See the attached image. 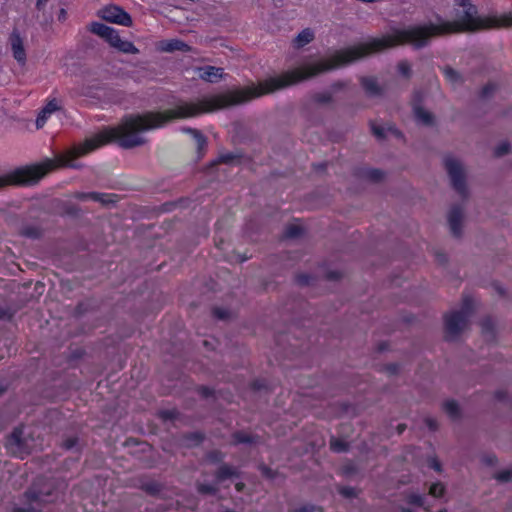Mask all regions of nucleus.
Instances as JSON below:
<instances>
[{"label":"nucleus","mask_w":512,"mask_h":512,"mask_svg":"<svg viewBox=\"0 0 512 512\" xmlns=\"http://www.w3.org/2000/svg\"><path fill=\"white\" fill-rule=\"evenodd\" d=\"M330 448L335 452H343L347 449V444L343 440L332 438L330 441Z\"/></svg>","instance_id":"4be33fe9"},{"label":"nucleus","mask_w":512,"mask_h":512,"mask_svg":"<svg viewBox=\"0 0 512 512\" xmlns=\"http://www.w3.org/2000/svg\"><path fill=\"white\" fill-rule=\"evenodd\" d=\"M75 197L81 201H94V202H99L102 205H107V204L115 202L114 195L106 194V193H97V192L76 193Z\"/></svg>","instance_id":"f8f14e48"},{"label":"nucleus","mask_w":512,"mask_h":512,"mask_svg":"<svg viewBox=\"0 0 512 512\" xmlns=\"http://www.w3.org/2000/svg\"><path fill=\"white\" fill-rule=\"evenodd\" d=\"M443 409L445 413L453 420H457L461 417V409L459 404L454 400H446L443 403Z\"/></svg>","instance_id":"2eb2a0df"},{"label":"nucleus","mask_w":512,"mask_h":512,"mask_svg":"<svg viewBox=\"0 0 512 512\" xmlns=\"http://www.w3.org/2000/svg\"><path fill=\"white\" fill-rule=\"evenodd\" d=\"M234 440L236 443H248L251 442L252 439L249 435L239 432L234 435Z\"/></svg>","instance_id":"cd10ccee"},{"label":"nucleus","mask_w":512,"mask_h":512,"mask_svg":"<svg viewBox=\"0 0 512 512\" xmlns=\"http://www.w3.org/2000/svg\"><path fill=\"white\" fill-rule=\"evenodd\" d=\"M7 450L20 458H23L30 452V445L27 439L24 437V431L22 428H16L13 430L11 435L7 438L6 441Z\"/></svg>","instance_id":"20e7f679"},{"label":"nucleus","mask_w":512,"mask_h":512,"mask_svg":"<svg viewBox=\"0 0 512 512\" xmlns=\"http://www.w3.org/2000/svg\"><path fill=\"white\" fill-rule=\"evenodd\" d=\"M399 512H412V511L408 508H401Z\"/></svg>","instance_id":"8fccbe9b"},{"label":"nucleus","mask_w":512,"mask_h":512,"mask_svg":"<svg viewBox=\"0 0 512 512\" xmlns=\"http://www.w3.org/2000/svg\"><path fill=\"white\" fill-rule=\"evenodd\" d=\"M488 90H489V87H486V88L484 89V91H483V92H484V94H487V93H488Z\"/></svg>","instance_id":"3c124183"},{"label":"nucleus","mask_w":512,"mask_h":512,"mask_svg":"<svg viewBox=\"0 0 512 512\" xmlns=\"http://www.w3.org/2000/svg\"><path fill=\"white\" fill-rule=\"evenodd\" d=\"M425 423L429 427L430 430H436L438 428L437 421L431 417H427L425 419Z\"/></svg>","instance_id":"f704fd0d"},{"label":"nucleus","mask_w":512,"mask_h":512,"mask_svg":"<svg viewBox=\"0 0 512 512\" xmlns=\"http://www.w3.org/2000/svg\"><path fill=\"white\" fill-rule=\"evenodd\" d=\"M198 491L202 494H215L217 492V488L210 484H199Z\"/></svg>","instance_id":"393cba45"},{"label":"nucleus","mask_w":512,"mask_h":512,"mask_svg":"<svg viewBox=\"0 0 512 512\" xmlns=\"http://www.w3.org/2000/svg\"><path fill=\"white\" fill-rule=\"evenodd\" d=\"M300 232L301 228L298 225H290L286 230L288 237H296L300 234Z\"/></svg>","instance_id":"c756f323"},{"label":"nucleus","mask_w":512,"mask_h":512,"mask_svg":"<svg viewBox=\"0 0 512 512\" xmlns=\"http://www.w3.org/2000/svg\"><path fill=\"white\" fill-rule=\"evenodd\" d=\"M340 493L345 497H354L355 496V490L351 487H343L340 489Z\"/></svg>","instance_id":"473e14b6"},{"label":"nucleus","mask_w":512,"mask_h":512,"mask_svg":"<svg viewBox=\"0 0 512 512\" xmlns=\"http://www.w3.org/2000/svg\"><path fill=\"white\" fill-rule=\"evenodd\" d=\"M509 151V144L508 143H501L499 144L495 149V154L497 156H502L506 154Z\"/></svg>","instance_id":"2f4dec72"},{"label":"nucleus","mask_w":512,"mask_h":512,"mask_svg":"<svg viewBox=\"0 0 512 512\" xmlns=\"http://www.w3.org/2000/svg\"><path fill=\"white\" fill-rule=\"evenodd\" d=\"M90 31L105 39L114 48L117 46L119 40L121 39L118 32L114 28L99 22H93L90 25Z\"/></svg>","instance_id":"0eeeda50"},{"label":"nucleus","mask_w":512,"mask_h":512,"mask_svg":"<svg viewBox=\"0 0 512 512\" xmlns=\"http://www.w3.org/2000/svg\"><path fill=\"white\" fill-rule=\"evenodd\" d=\"M388 369L391 373H395L397 371V367L395 365L389 366Z\"/></svg>","instance_id":"49530a36"},{"label":"nucleus","mask_w":512,"mask_h":512,"mask_svg":"<svg viewBox=\"0 0 512 512\" xmlns=\"http://www.w3.org/2000/svg\"><path fill=\"white\" fill-rule=\"evenodd\" d=\"M162 416L164 418H173L174 417V412H172V411H165V412H162Z\"/></svg>","instance_id":"ea45409f"},{"label":"nucleus","mask_w":512,"mask_h":512,"mask_svg":"<svg viewBox=\"0 0 512 512\" xmlns=\"http://www.w3.org/2000/svg\"><path fill=\"white\" fill-rule=\"evenodd\" d=\"M361 84L369 96L375 97L382 94V88L373 77H362Z\"/></svg>","instance_id":"4468645a"},{"label":"nucleus","mask_w":512,"mask_h":512,"mask_svg":"<svg viewBox=\"0 0 512 512\" xmlns=\"http://www.w3.org/2000/svg\"><path fill=\"white\" fill-rule=\"evenodd\" d=\"M431 467L437 471H440V464L436 460H432Z\"/></svg>","instance_id":"a19ab883"},{"label":"nucleus","mask_w":512,"mask_h":512,"mask_svg":"<svg viewBox=\"0 0 512 512\" xmlns=\"http://www.w3.org/2000/svg\"><path fill=\"white\" fill-rule=\"evenodd\" d=\"M447 221L451 234L460 237L463 232L465 214L461 206H452L447 215Z\"/></svg>","instance_id":"423d86ee"},{"label":"nucleus","mask_w":512,"mask_h":512,"mask_svg":"<svg viewBox=\"0 0 512 512\" xmlns=\"http://www.w3.org/2000/svg\"><path fill=\"white\" fill-rule=\"evenodd\" d=\"M398 71L403 75V76H409L410 75V71H411V66L408 62L406 61H401L399 62L398 64Z\"/></svg>","instance_id":"bb28decb"},{"label":"nucleus","mask_w":512,"mask_h":512,"mask_svg":"<svg viewBox=\"0 0 512 512\" xmlns=\"http://www.w3.org/2000/svg\"><path fill=\"white\" fill-rule=\"evenodd\" d=\"M159 52L171 53L175 51L189 52L191 47L179 39L161 40L156 43Z\"/></svg>","instance_id":"9d476101"},{"label":"nucleus","mask_w":512,"mask_h":512,"mask_svg":"<svg viewBox=\"0 0 512 512\" xmlns=\"http://www.w3.org/2000/svg\"><path fill=\"white\" fill-rule=\"evenodd\" d=\"M214 314H215L218 318H220V319H224V318H226V316H227V312H226L225 310H223V309H219V308H217V309H215V310H214Z\"/></svg>","instance_id":"e433bc0d"},{"label":"nucleus","mask_w":512,"mask_h":512,"mask_svg":"<svg viewBox=\"0 0 512 512\" xmlns=\"http://www.w3.org/2000/svg\"><path fill=\"white\" fill-rule=\"evenodd\" d=\"M59 109L58 103L56 100L49 101L46 106L40 111L38 117L36 119V127L40 129L46 123L48 117Z\"/></svg>","instance_id":"ddd939ff"},{"label":"nucleus","mask_w":512,"mask_h":512,"mask_svg":"<svg viewBox=\"0 0 512 512\" xmlns=\"http://www.w3.org/2000/svg\"><path fill=\"white\" fill-rule=\"evenodd\" d=\"M49 495H50L49 492L44 493L43 491L35 492L33 490H30L25 494V497H26L27 501L29 502L28 507H26V508L16 507V508H14L13 512H35L38 510L39 504L41 502H45L46 497Z\"/></svg>","instance_id":"1a4fd4ad"},{"label":"nucleus","mask_w":512,"mask_h":512,"mask_svg":"<svg viewBox=\"0 0 512 512\" xmlns=\"http://www.w3.org/2000/svg\"><path fill=\"white\" fill-rule=\"evenodd\" d=\"M455 4L462 8V12L458 15L456 21H445L440 24L397 30L391 35L337 51L329 58L307 63L280 77L267 79V94L403 43H411L416 47H422L427 44L431 37L444 33L476 32L512 26V12L502 15L479 16L477 7L470 0H455Z\"/></svg>","instance_id":"f257e3e1"},{"label":"nucleus","mask_w":512,"mask_h":512,"mask_svg":"<svg viewBox=\"0 0 512 512\" xmlns=\"http://www.w3.org/2000/svg\"><path fill=\"white\" fill-rule=\"evenodd\" d=\"M445 167L453 187L462 195L466 192L465 170L462 163L453 157L445 158Z\"/></svg>","instance_id":"7ed1b4c3"},{"label":"nucleus","mask_w":512,"mask_h":512,"mask_svg":"<svg viewBox=\"0 0 512 512\" xmlns=\"http://www.w3.org/2000/svg\"><path fill=\"white\" fill-rule=\"evenodd\" d=\"M76 442H77V440L75 438H70V439H67L66 441H64L63 446L66 449H71L72 447L75 446Z\"/></svg>","instance_id":"c9c22d12"},{"label":"nucleus","mask_w":512,"mask_h":512,"mask_svg":"<svg viewBox=\"0 0 512 512\" xmlns=\"http://www.w3.org/2000/svg\"><path fill=\"white\" fill-rule=\"evenodd\" d=\"M371 128H372V133L378 139H383L386 136L385 129L383 127L373 124Z\"/></svg>","instance_id":"c85d7f7f"},{"label":"nucleus","mask_w":512,"mask_h":512,"mask_svg":"<svg viewBox=\"0 0 512 512\" xmlns=\"http://www.w3.org/2000/svg\"><path fill=\"white\" fill-rule=\"evenodd\" d=\"M313 39L314 32L311 29L306 28L297 35L294 42L297 47H303L306 44L310 43Z\"/></svg>","instance_id":"f3484780"},{"label":"nucleus","mask_w":512,"mask_h":512,"mask_svg":"<svg viewBox=\"0 0 512 512\" xmlns=\"http://www.w3.org/2000/svg\"><path fill=\"white\" fill-rule=\"evenodd\" d=\"M183 131L193 136L196 141L198 150H202L206 146V138L199 130L193 128H183Z\"/></svg>","instance_id":"aec40b11"},{"label":"nucleus","mask_w":512,"mask_h":512,"mask_svg":"<svg viewBox=\"0 0 512 512\" xmlns=\"http://www.w3.org/2000/svg\"><path fill=\"white\" fill-rule=\"evenodd\" d=\"M404 429H405L404 425H399L398 426L399 433H401Z\"/></svg>","instance_id":"09e8293b"},{"label":"nucleus","mask_w":512,"mask_h":512,"mask_svg":"<svg viewBox=\"0 0 512 512\" xmlns=\"http://www.w3.org/2000/svg\"><path fill=\"white\" fill-rule=\"evenodd\" d=\"M444 486L441 483H434L429 489V494L434 497H440L444 493Z\"/></svg>","instance_id":"b1692460"},{"label":"nucleus","mask_w":512,"mask_h":512,"mask_svg":"<svg viewBox=\"0 0 512 512\" xmlns=\"http://www.w3.org/2000/svg\"><path fill=\"white\" fill-rule=\"evenodd\" d=\"M2 392H3V390H2V389H0V394H1Z\"/></svg>","instance_id":"864d4df0"},{"label":"nucleus","mask_w":512,"mask_h":512,"mask_svg":"<svg viewBox=\"0 0 512 512\" xmlns=\"http://www.w3.org/2000/svg\"><path fill=\"white\" fill-rule=\"evenodd\" d=\"M323 101H328L329 100V97H326L324 99H322Z\"/></svg>","instance_id":"603ef678"},{"label":"nucleus","mask_w":512,"mask_h":512,"mask_svg":"<svg viewBox=\"0 0 512 512\" xmlns=\"http://www.w3.org/2000/svg\"><path fill=\"white\" fill-rule=\"evenodd\" d=\"M437 259H438V262L441 264L445 263V261H446V257L443 254H438Z\"/></svg>","instance_id":"79ce46f5"},{"label":"nucleus","mask_w":512,"mask_h":512,"mask_svg":"<svg viewBox=\"0 0 512 512\" xmlns=\"http://www.w3.org/2000/svg\"><path fill=\"white\" fill-rule=\"evenodd\" d=\"M117 50L126 54H138L139 49L130 41L120 39L117 46Z\"/></svg>","instance_id":"6ab92c4d"},{"label":"nucleus","mask_w":512,"mask_h":512,"mask_svg":"<svg viewBox=\"0 0 512 512\" xmlns=\"http://www.w3.org/2000/svg\"><path fill=\"white\" fill-rule=\"evenodd\" d=\"M197 71L200 79L210 83H217L225 76L223 68L210 65L199 67Z\"/></svg>","instance_id":"9b49d317"},{"label":"nucleus","mask_w":512,"mask_h":512,"mask_svg":"<svg viewBox=\"0 0 512 512\" xmlns=\"http://www.w3.org/2000/svg\"><path fill=\"white\" fill-rule=\"evenodd\" d=\"M342 87H344V84H343V83H340V82H339V83H336V84H334V85L332 86V88H333V89H340V88H342Z\"/></svg>","instance_id":"c03bdc74"},{"label":"nucleus","mask_w":512,"mask_h":512,"mask_svg":"<svg viewBox=\"0 0 512 512\" xmlns=\"http://www.w3.org/2000/svg\"><path fill=\"white\" fill-rule=\"evenodd\" d=\"M368 177L374 181H377L382 178V173L379 170H371L368 172Z\"/></svg>","instance_id":"72a5a7b5"},{"label":"nucleus","mask_w":512,"mask_h":512,"mask_svg":"<svg viewBox=\"0 0 512 512\" xmlns=\"http://www.w3.org/2000/svg\"><path fill=\"white\" fill-rule=\"evenodd\" d=\"M237 475L238 472L236 468L229 465H222L216 473V480L220 483L228 478L236 477Z\"/></svg>","instance_id":"dca6fc26"},{"label":"nucleus","mask_w":512,"mask_h":512,"mask_svg":"<svg viewBox=\"0 0 512 512\" xmlns=\"http://www.w3.org/2000/svg\"><path fill=\"white\" fill-rule=\"evenodd\" d=\"M235 487H236V489L238 491H241L243 489V487H244V484L243 483H236Z\"/></svg>","instance_id":"a18cd8bd"},{"label":"nucleus","mask_w":512,"mask_h":512,"mask_svg":"<svg viewBox=\"0 0 512 512\" xmlns=\"http://www.w3.org/2000/svg\"><path fill=\"white\" fill-rule=\"evenodd\" d=\"M443 71H444V75H445L446 79L451 84L455 85V84H458L459 82H461V76L454 69H452L450 67H446V68H444Z\"/></svg>","instance_id":"412c9836"},{"label":"nucleus","mask_w":512,"mask_h":512,"mask_svg":"<svg viewBox=\"0 0 512 512\" xmlns=\"http://www.w3.org/2000/svg\"><path fill=\"white\" fill-rule=\"evenodd\" d=\"M9 43L14 59L19 64L24 65L26 63V51L24 48L23 38L20 36V33L17 30H13L11 33L9 37Z\"/></svg>","instance_id":"6e6552de"},{"label":"nucleus","mask_w":512,"mask_h":512,"mask_svg":"<svg viewBox=\"0 0 512 512\" xmlns=\"http://www.w3.org/2000/svg\"><path fill=\"white\" fill-rule=\"evenodd\" d=\"M495 479L498 480L499 482H503V483L511 481L512 480V470L505 469L503 471L498 472L495 475Z\"/></svg>","instance_id":"5701e85b"},{"label":"nucleus","mask_w":512,"mask_h":512,"mask_svg":"<svg viewBox=\"0 0 512 512\" xmlns=\"http://www.w3.org/2000/svg\"><path fill=\"white\" fill-rule=\"evenodd\" d=\"M48 1L49 0H37V2H36L37 9H39V10L43 9Z\"/></svg>","instance_id":"58836bf2"},{"label":"nucleus","mask_w":512,"mask_h":512,"mask_svg":"<svg viewBox=\"0 0 512 512\" xmlns=\"http://www.w3.org/2000/svg\"><path fill=\"white\" fill-rule=\"evenodd\" d=\"M232 156L230 155H226V156H222L221 159L223 162H230L232 160Z\"/></svg>","instance_id":"37998d69"},{"label":"nucleus","mask_w":512,"mask_h":512,"mask_svg":"<svg viewBox=\"0 0 512 512\" xmlns=\"http://www.w3.org/2000/svg\"><path fill=\"white\" fill-rule=\"evenodd\" d=\"M201 392L203 393L204 396H208L209 395V390L207 388H202Z\"/></svg>","instance_id":"de8ad7c7"},{"label":"nucleus","mask_w":512,"mask_h":512,"mask_svg":"<svg viewBox=\"0 0 512 512\" xmlns=\"http://www.w3.org/2000/svg\"><path fill=\"white\" fill-rule=\"evenodd\" d=\"M24 234L29 237H37L38 236V232L35 229H26L24 231Z\"/></svg>","instance_id":"4c0bfd02"},{"label":"nucleus","mask_w":512,"mask_h":512,"mask_svg":"<svg viewBox=\"0 0 512 512\" xmlns=\"http://www.w3.org/2000/svg\"><path fill=\"white\" fill-rule=\"evenodd\" d=\"M414 115L416 120L423 125H431L433 117L430 112L426 111L422 107L416 106L414 108Z\"/></svg>","instance_id":"a211bd4d"},{"label":"nucleus","mask_w":512,"mask_h":512,"mask_svg":"<svg viewBox=\"0 0 512 512\" xmlns=\"http://www.w3.org/2000/svg\"><path fill=\"white\" fill-rule=\"evenodd\" d=\"M99 16L107 22L130 27L132 26L131 16L118 6H107L99 12Z\"/></svg>","instance_id":"39448f33"},{"label":"nucleus","mask_w":512,"mask_h":512,"mask_svg":"<svg viewBox=\"0 0 512 512\" xmlns=\"http://www.w3.org/2000/svg\"><path fill=\"white\" fill-rule=\"evenodd\" d=\"M223 458L224 455L219 451H213L208 454V460L213 463L220 462Z\"/></svg>","instance_id":"7c9ffc66"},{"label":"nucleus","mask_w":512,"mask_h":512,"mask_svg":"<svg viewBox=\"0 0 512 512\" xmlns=\"http://www.w3.org/2000/svg\"><path fill=\"white\" fill-rule=\"evenodd\" d=\"M470 303L466 299L461 311H454L445 317V336L449 340H455L469 325Z\"/></svg>","instance_id":"f03ea898"},{"label":"nucleus","mask_w":512,"mask_h":512,"mask_svg":"<svg viewBox=\"0 0 512 512\" xmlns=\"http://www.w3.org/2000/svg\"><path fill=\"white\" fill-rule=\"evenodd\" d=\"M408 503L422 507L424 505V498L419 494H411L408 497Z\"/></svg>","instance_id":"a878e982"}]
</instances>
